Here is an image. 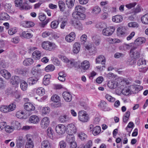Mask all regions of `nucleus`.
I'll use <instances>...</instances> for the list:
<instances>
[{"label": "nucleus", "mask_w": 148, "mask_h": 148, "mask_svg": "<svg viewBox=\"0 0 148 148\" xmlns=\"http://www.w3.org/2000/svg\"><path fill=\"white\" fill-rule=\"evenodd\" d=\"M85 8L82 6L77 5L75 7V11L72 13L73 17L77 19L84 20L85 18V15L82 12L85 11Z\"/></svg>", "instance_id": "f257e3e1"}, {"label": "nucleus", "mask_w": 148, "mask_h": 148, "mask_svg": "<svg viewBox=\"0 0 148 148\" xmlns=\"http://www.w3.org/2000/svg\"><path fill=\"white\" fill-rule=\"evenodd\" d=\"M41 46L45 50L50 51L53 50L57 47L54 43L49 41H45L42 42Z\"/></svg>", "instance_id": "f03ea898"}, {"label": "nucleus", "mask_w": 148, "mask_h": 148, "mask_svg": "<svg viewBox=\"0 0 148 148\" xmlns=\"http://www.w3.org/2000/svg\"><path fill=\"white\" fill-rule=\"evenodd\" d=\"M27 140L25 148H33L34 145L33 142L32 140V137L30 134H27L26 136Z\"/></svg>", "instance_id": "7ed1b4c3"}, {"label": "nucleus", "mask_w": 148, "mask_h": 148, "mask_svg": "<svg viewBox=\"0 0 148 148\" xmlns=\"http://www.w3.org/2000/svg\"><path fill=\"white\" fill-rule=\"evenodd\" d=\"M78 114V119L80 121L84 122H87L88 120V117L84 111H80L79 112Z\"/></svg>", "instance_id": "20e7f679"}, {"label": "nucleus", "mask_w": 148, "mask_h": 148, "mask_svg": "<svg viewBox=\"0 0 148 148\" xmlns=\"http://www.w3.org/2000/svg\"><path fill=\"white\" fill-rule=\"evenodd\" d=\"M113 27H109L104 28L102 30L103 34L104 35L109 36L111 35L114 31Z\"/></svg>", "instance_id": "39448f33"}, {"label": "nucleus", "mask_w": 148, "mask_h": 148, "mask_svg": "<svg viewBox=\"0 0 148 148\" xmlns=\"http://www.w3.org/2000/svg\"><path fill=\"white\" fill-rule=\"evenodd\" d=\"M55 130L58 134H62L66 132V127L64 125L59 124L56 126Z\"/></svg>", "instance_id": "423d86ee"}, {"label": "nucleus", "mask_w": 148, "mask_h": 148, "mask_svg": "<svg viewBox=\"0 0 148 148\" xmlns=\"http://www.w3.org/2000/svg\"><path fill=\"white\" fill-rule=\"evenodd\" d=\"M49 123V118L47 117H45L42 119L40 122V127L43 129H45L48 127Z\"/></svg>", "instance_id": "0eeeda50"}, {"label": "nucleus", "mask_w": 148, "mask_h": 148, "mask_svg": "<svg viewBox=\"0 0 148 148\" xmlns=\"http://www.w3.org/2000/svg\"><path fill=\"white\" fill-rule=\"evenodd\" d=\"M51 100L54 102V105L55 107H59L61 106V103L59 102L60 97L57 95H53L51 98Z\"/></svg>", "instance_id": "6e6552de"}, {"label": "nucleus", "mask_w": 148, "mask_h": 148, "mask_svg": "<svg viewBox=\"0 0 148 148\" xmlns=\"http://www.w3.org/2000/svg\"><path fill=\"white\" fill-rule=\"evenodd\" d=\"M69 133L70 134H74L77 131V129L75 125L72 123L69 124L67 126Z\"/></svg>", "instance_id": "1a4fd4ad"}, {"label": "nucleus", "mask_w": 148, "mask_h": 148, "mask_svg": "<svg viewBox=\"0 0 148 148\" xmlns=\"http://www.w3.org/2000/svg\"><path fill=\"white\" fill-rule=\"evenodd\" d=\"M59 58L63 62H69L71 66H75L76 64L77 63V62L75 61L74 60H69L67 57L63 56H60Z\"/></svg>", "instance_id": "9d476101"}, {"label": "nucleus", "mask_w": 148, "mask_h": 148, "mask_svg": "<svg viewBox=\"0 0 148 148\" xmlns=\"http://www.w3.org/2000/svg\"><path fill=\"white\" fill-rule=\"evenodd\" d=\"M70 117L67 114H64L60 115L59 118V121L62 123H66L71 120Z\"/></svg>", "instance_id": "9b49d317"}, {"label": "nucleus", "mask_w": 148, "mask_h": 148, "mask_svg": "<svg viewBox=\"0 0 148 148\" xmlns=\"http://www.w3.org/2000/svg\"><path fill=\"white\" fill-rule=\"evenodd\" d=\"M75 37V33L74 32H71L65 36V39L67 42H70L74 40Z\"/></svg>", "instance_id": "f8f14e48"}, {"label": "nucleus", "mask_w": 148, "mask_h": 148, "mask_svg": "<svg viewBox=\"0 0 148 148\" xmlns=\"http://www.w3.org/2000/svg\"><path fill=\"white\" fill-rule=\"evenodd\" d=\"M81 45L78 42H75L73 45L72 51L74 53H79Z\"/></svg>", "instance_id": "ddd939ff"}, {"label": "nucleus", "mask_w": 148, "mask_h": 148, "mask_svg": "<svg viewBox=\"0 0 148 148\" xmlns=\"http://www.w3.org/2000/svg\"><path fill=\"white\" fill-rule=\"evenodd\" d=\"M29 121L31 123L36 124L39 122L40 119L38 116L36 115H33L30 117Z\"/></svg>", "instance_id": "4468645a"}, {"label": "nucleus", "mask_w": 148, "mask_h": 148, "mask_svg": "<svg viewBox=\"0 0 148 148\" xmlns=\"http://www.w3.org/2000/svg\"><path fill=\"white\" fill-rule=\"evenodd\" d=\"M24 140L23 136L18 137L16 140V146L18 148H21L23 145Z\"/></svg>", "instance_id": "2eb2a0df"}, {"label": "nucleus", "mask_w": 148, "mask_h": 148, "mask_svg": "<svg viewBox=\"0 0 148 148\" xmlns=\"http://www.w3.org/2000/svg\"><path fill=\"white\" fill-rule=\"evenodd\" d=\"M146 41V39L144 37H139L137 38L134 42V44L136 46L140 45L144 43Z\"/></svg>", "instance_id": "dca6fc26"}, {"label": "nucleus", "mask_w": 148, "mask_h": 148, "mask_svg": "<svg viewBox=\"0 0 148 148\" xmlns=\"http://www.w3.org/2000/svg\"><path fill=\"white\" fill-rule=\"evenodd\" d=\"M25 109L27 111H33L35 110V107L33 105L30 103H27L24 105Z\"/></svg>", "instance_id": "f3484780"}, {"label": "nucleus", "mask_w": 148, "mask_h": 148, "mask_svg": "<svg viewBox=\"0 0 148 148\" xmlns=\"http://www.w3.org/2000/svg\"><path fill=\"white\" fill-rule=\"evenodd\" d=\"M64 99L66 101L70 102L72 99V96L71 94L66 91L64 92L62 94Z\"/></svg>", "instance_id": "a211bd4d"}, {"label": "nucleus", "mask_w": 148, "mask_h": 148, "mask_svg": "<svg viewBox=\"0 0 148 148\" xmlns=\"http://www.w3.org/2000/svg\"><path fill=\"white\" fill-rule=\"evenodd\" d=\"M133 86H130L128 87H125L122 91V94L125 95H128L131 93L132 90V88H133Z\"/></svg>", "instance_id": "6ab92c4d"}, {"label": "nucleus", "mask_w": 148, "mask_h": 148, "mask_svg": "<svg viewBox=\"0 0 148 148\" xmlns=\"http://www.w3.org/2000/svg\"><path fill=\"white\" fill-rule=\"evenodd\" d=\"M41 148H51V143L47 140L42 141L41 143Z\"/></svg>", "instance_id": "aec40b11"}, {"label": "nucleus", "mask_w": 148, "mask_h": 148, "mask_svg": "<svg viewBox=\"0 0 148 148\" xmlns=\"http://www.w3.org/2000/svg\"><path fill=\"white\" fill-rule=\"evenodd\" d=\"M90 66V64L88 61L84 60L81 63V67L84 70H88Z\"/></svg>", "instance_id": "412c9836"}, {"label": "nucleus", "mask_w": 148, "mask_h": 148, "mask_svg": "<svg viewBox=\"0 0 148 148\" xmlns=\"http://www.w3.org/2000/svg\"><path fill=\"white\" fill-rule=\"evenodd\" d=\"M0 73L1 75L6 79H9L11 77L10 73L5 70H1Z\"/></svg>", "instance_id": "4be33fe9"}, {"label": "nucleus", "mask_w": 148, "mask_h": 148, "mask_svg": "<svg viewBox=\"0 0 148 148\" xmlns=\"http://www.w3.org/2000/svg\"><path fill=\"white\" fill-rule=\"evenodd\" d=\"M58 79L61 82H63L65 81L66 74L64 72V71H62L59 72L58 73Z\"/></svg>", "instance_id": "5701e85b"}, {"label": "nucleus", "mask_w": 148, "mask_h": 148, "mask_svg": "<svg viewBox=\"0 0 148 148\" xmlns=\"http://www.w3.org/2000/svg\"><path fill=\"white\" fill-rule=\"evenodd\" d=\"M101 11V10L100 7L96 6L92 8L91 13L93 15H97L99 14Z\"/></svg>", "instance_id": "b1692460"}, {"label": "nucleus", "mask_w": 148, "mask_h": 148, "mask_svg": "<svg viewBox=\"0 0 148 148\" xmlns=\"http://www.w3.org/2000/svg\"><path fill=\"white\" fill-rule=\"evenodd\" d=\"M108 86L111 89L116 88L118 86V83L114 81H110L108 82Z\"/></svg>", "instance_id": "393cba45"}, {"label": "nucleus", "mask_w": 148, "mask_h": 148, "mask_svg": "<svg viewBox=\"0 0 148 148\" xmlns=\"http://www.w3.org/2000/svg\"><path fill=\"white\" fill-rule=\"evenodd\" d=\"M97 63H101L102 64H105L106 59L105 57L102 55L99 56L96 59Z\"/></svg>", "instance_id": "a878e982"}, {"label": "nucleus", "mask_w": 148, "mask_h": 148, "mask_svg": "<svg viewBox=\"0 0 148 148\" xmlns=\"http://www.w3.org/2000/svg\"><path fill=\"white\" fill-rule=\"evenodd\" d=\"M41 55L40 52L37 50L34 51L32 54L33 58L36 60H38L40 59Z\"/></svg>", "instance_id": "bb28decb"}, {"label": "nucleus", "mask_w": 148, "mask_h": 148, "mask_svg": "<svg viewBox=\"0 0 148 148\" xmlns=\"http://www.w3.org/2000/svg\"><path fill=\"white\" fill-rule=\"evenodd\" d=\"M51 77V76L49 74L45 75L44 78L43 82V84L45 86L48 85L50 82V79Z\"/></svg>", "instance_id": "cd10ccee"}, {"label": "nucleus", "mask_w": 148, "mask_h": 148, "mask_svg": "<svg viewBox=\"0 0 148 148\" xmlns=\"http://www.w3.org/2000/svg\"><path fill=\"white\" fill-rule=\"evenodd\" d=\"M130 55L134 59L138 58L140 57V53L137 51H134L131 49L130 51Z\"/></svg>", "instance_id": "c85d7f7f"}, {"label": "nucleus", "mask_w": 148, "mask_h": 148, "mask_svg": "<svg viewBox=\"0 0 148 148\" xmlns=\"http://www.w3.org/2000/svg\"><path fill=\"white\" fill-rule=\"evenodd\" d=\"M42 72V70L37 67H33L32 70V74L34 75H38Z\"/></svg>", "instance_id": "c756f323"}, {"label": "nucleus", "mask_w": 148, "mask_h": 148, "mask_svg": "<svg viewBox=\"0 0 148 148\" xmlns=\"http://www.w3.org/2000/svg\"><path fill=\"white\" fill-rule=\"evenodd\" d=\"M123 17L121 16L117 15L113 16L112 20L113 22L118 23L121 22L123 20Z\"/></svg>", "instance_id": "7c9ffc66"}, {"label": "nucleus", "mask_w": 148, "mask_h": 148, "mask_svg": "<svg viewBox=\"0 0 148 148\" xmlns=\"http://www.w3.org/2000/svg\"><path fill=\"white\" fill-rule=\"evenodd\" d=\"M34 62L33 60L31 58L25 59L23 61V64L25 66H29L32 64Z\"/></svg>", "instance_id": "2f4dec72"}, {"label": "nucleus", "mask_w": 148, "mask_h": 148, "mask_svg": "<svg viewBox=\"0 0 148 148\" xmlns=\"http://www.w3.org/2000/svg\"><path fill=\"white\" fill-rule=\"evenodd\" d=\"M14 2L16 6L19 7L21 10H23L24 9V4L22 3V0H15Z\"/></svg>", "instance_id": "473e14b6"}, {"label": "nucleus", "mask_w": 148, "mask_h": 148, "mask_svg": "<svg viewBox=\"0 0 148 148\" xmlns=\"http://www.w3.org/2000/svg\"><path fill=\"white\" fill-rule=\"evenodd\" d=\"M10 81L13 85L17 84L18 83L19 81V77L16 76H13L12 77Z\"/></svg>", "instance_id": "72a5a7b5"}, {"label": "nucleus", "mask_w": 148, "mask_h": 148, "mask_svg": "<svg viewBox=\"0 0 148 148\" xmlns=\"http://www.w3.org/2000/svg\"><path fill=\"white\" fill-rule=\"evenodd\" d=\"M66 140L69 143L75 141V137L73 134H68L66 136Z\"/></svg>", "instance_id": "f704fd0d"}, {"label": "nucleus", "mask_w": 148, "mask_h": 148, "mask_svg": "<svg viewBox=\"0 0 148 148\" xmlns=\"http://www.w3.org/2000/svg\"><path fill=\"white\" fill-rule=\"evenodd\" d=\"M58 3L60 10L62 12L64 11L66 8L65 3L62 1L60 0L58 1Z\"/></svg>", "instance_id": "c9c22d12"}, {"label": "nucleus", "mask_w": 148, "mask_h": 148, "mask_svg": "<svg viewBox=\"0 0 148 148\" xmlns=\"http://www.w3.org/2000/svg\"><path fill=\"white\" fill-rule=\"evenodd\" d=\"M10 16L6 13L3 12L0 14V19L1 20H8L9 19Z\"/></svg>", "instance_id": "e433bc0d"}, {"label": "nucleus", "mask_w": 148, "mask_h": 148, "mask_svg": "<svg viewBox=\"0 0 148 148\" xmlns=\"http://www.w3.org/2000/svg\"><path fill=\"white\" fill-rule=\"evenodd\" d=\"M21 36L24 38H31L33 35L29 33L28 31H24L22 32Z\"/></svg>", "instance_id": "4c0bfd02"}, {"label": "nucleus", "mask_w": 148, "mask_h": 148, "mask_svg": "<svg viewBox=\"0 0 148 148\" xmlns=\"http://www.w3.org/2000/svg\"><path fill=\"white\" fill-rule=\"evenodd\" d=\"M38 80L37 78L35 77H31L28 78V82L29 84L31 85H33L36 84Z\"/></svg>", "instance_id": "58836bf2"}, {"label": "nucleus", "mask_w": 148, "mask_h": 148, "mask_svg": "<svg viewBox=\"0 0 148 148\" xmlns=\"http://www.w3.org/2000/svg\"><path fill=\"white\" fill-rule=\"evenodd\" d=\"M28 85L27 83L24 80H22L20 82V87L21 89L23 91H25L27 89Z\"/></svg>", "instance_id": "ea45409f"}, {"label": "nucleus", "mask_w": 148, "mask_h": 148, "mask_svg": "<svg viewBox=\"0 0 148 148\" xmlns=\"http://www.w3.org/2000/svg\"><path fill=\"white\" fill-rule=\"evenodd\" d=\"M23 26L25 27H29L33 26L34 25V23L32 21H25L23 22Z\"/></svg>", "instance_id": "a19ab883"}, {"label": "nucleus", "mask_w": 148, "mask_h": 148, "mask_svg": "<svg viewBox=\"0 0 148 148\" xmlns=\"http://www.w3.org/2000/svg\"><path fill=\"white\" fill-rule=\"evenodd\" d=\"M48 136L50 138L53 139V132L51 127H48L47 130Z\"/></svg>", "instance_id": "79ce46f5"}, {"label": "nucleus", "mask_w": 148, "mask_h": 148, "mask_svg": "<svg viewBox=\"0 0 148 148\" xmlns=\"http://www.w3.org/2000/svg\"><path fill=\"white\" fill-rule=\"evenodd\" d=\"M78 136L79 138L82 141L86 140L87 136L83 132H80L78 134Z\"/></svg>", "instance_id": "37998d69"}, {"label": "nucleus", "mask_w": 148, "mask_h": 148, "mask_svg": "<svg viewBox=\"0 0 148 148\" xmlns=\"http://www.w3.org/2000/svg\"><path fill=\"white\" fill-rule=\"evenodd\" d=\"M101 130V129L100 127L97 126L94 127L92 133L94 136H96L100 133Z\"/></svg>", "instance_id": "c03bdc74"}, {"label": "nucleus", "mask_w": 148, "mask_h": 148, "mask_svg": "<svg viewBox=\"0 0 148 148\" xmlns=\"http://www.w3.org/2000/svg\"><path fill=\"white\" fill-rule=\"evenodd\" d=\"M4 128L5 132L8 133L12 132L14 130V127L12 126L6 125L5 126Z\"/></svg>", "instance_id": "a18cd8bd"}, {"label": "nucleus", "mask_w": 148, "mask_h": 148, "mask_svg": "<svg viewBox=\"0 0 148 148\" xmlns=\"http://www.w3.org/2000/svg\"><path fill=\"white\" fill-rule=\"evenodd\" d=\"M55 69L54 66L52 64H49L47 65L45 68V71L47 72L52 71Z\"/></svg>", "instance_id": "49530a36"}, {"label": "nucleus", "mask_w": 148, "mask_h": 148, "mask_svg": "<svg viewBox=\"0 0 148 148\" xmlns=\"http://www.w3.org/2000/svg\"><path fill=\"white\" fill-rule=\"evenodd\" d=\"M130 115V112L127 111L124 115L123 117V122L126 123L128 120Z\"/></svg>", "instance_id": "de8ad7c7"}, {"label": "nucleus", "mask_w": 148, "mask_h": 148, "mask_svg": "<svg viewBox=\"0 0 148 148\" xmlns=\"http://www.w3.org/2000/svg\"><path fill=\"white\" fill-rule=\"evenodd\" d=\"M142 22L145 24H148V14L143 16L141 18Z\"/></svg>", "instance_id": "09e8293b"}, {"label": "nucleus", "mask_w": 148, "mask_h": 148, "mask_svg": "<svg viewBox=\"0 0 148 148\" xmlns=\"http://www.w3.org/2000/svg\"><path fill=\"white\" fill-rule=\"evenodd\" d=\"M12 126L14 127V130L15 129H19L21 127L20 123L18 121H13L12 122Z\"/></svg>", "instance_id": "8fccbe9b"}, {"label": "nucleus", "mask_w": 148, "mask_h": 148, "mask_svg": "<svg viewBox=\"0 0 148 148\" xmlns=\"http://www.w3.org/2000/svg\"><path fill=\"white\" fill-rule=\"evenodd\" d=\"M75 0H66V3L68 8H71L74 5Z\"/></svg>", "instance_id": "3c124183"}, {"label": "nucleus", "mask_w": 148, "mask_h": 148, "mask_svg": "<svg viewBox=\"0 0 148 148\" xmlns=\"http://www.w3.org/2000/svg\"><path fill=\"white\" fill-rule=\"evenodd\" d=\"M18 72L21 74L25 75L27 73L28 71L26 69H18Z\"/></svg>", "instance_id": "603ef678"}, {"label": "nucleus", "mask_w": 148, "mask_h": 148, "mask_svg": "<svg viewBox=\"0 0 148 148\" xmlns=\"http://www.w3.org/2000/svg\"><path fill=\"white\" fill-rule=\"evenodd\" d=\"M105 97L108 101L111 102H114L115 100V99L114 98L108 94H106Z\"/></svg>", "instance_id": "864d4df0"}, {"label": "nucleus", "mask_w": 148, "mask_h": 148, "mask_svg": "<svg viewBox=\"0 0 148 148\" xmlns=\"http://www.w3.org/2000/svg\"><path fill=\"white\" fill-rule=\"evenodd\" d=\"M0 110L3 112H9L8 106H2L0 107Z\"/></svg>", "instance_id": "5fc2aeb1"}, {"label": "nucleus", "mask_w": 148, "mask_h": 148, "mask_svg": "<svg viewBox=\"0 0 148 148\" xmlns=\"http://www.w3.org/2000/svg\"><path fill=\"white\" fill-rule=\"evenodd\" d=\"M138 64L139 66L141 65L145 66L146 64V61L143 58H141L138 60Z\"/></svg>", "instance_id": "6e6d98bb"}, {"label": "nucleus", "mask_w": 148, "mask_h": 148, "mask_svg": "<svg viewBox=\"0 0 148 148\" xmlns=\"http://www.w3.org/2000/svg\"><path fill=\"white\" fill-rule=\"evenodd\" d=\"M16 107V106L15 103H13L10 104L8 106L9 112L13 111L15 110Z\"/></svg>", "instance_id": "4d7b16f0"}, {"label": "nucleus", "mask_w": 148, "mask_h": 148, "mask_svg": "<svg viewBox=\"0 0 148 148\" xmlns=\"http://www.w3.org/2000/svg\"><path fill=\"white\" fill-rule=\"evenodd\" d=\"M45 90L42 88L38 89L36 90V93L38 95L42 96L45 94Z\"/></svg>", "instance_id": "13d9d810"}, {"label": "nucleus", "mask_w": 148, "mask_h": 148, "mask_svg": "<svg viewBox=\"0 0 148 148\" xmlns=\"http://www.w3.org/2000/svg\"><path fill=\"white\" fill-rule=\"evenodd\" d=\"M59 24V22L57 21H54L52 22L51 24V27L53 29H56L57 27Z\"/></svg>", "instance_id": "bf43d9fd"}, {"label": "nucleus", "mask_w": 148, "mask_h": 148, "mask_svg": "<svg viewBox=\"0 0 148 148\" xmlns=\"http://www.w3.org/2000/svg\"><path fill=\"white\" fill-rule=\"evenodd\" d=\"M128 26L129 27L133 28L138 27V24L136 22H132L129 23L128 24Z\"/></svg>", "instance_id": "052dcab7"}, {"label": "nucleus", "mask_w": 148, "mask_h": 148, "mask_svg": "<svg viewBox=\"0 0 148 148\" xmlns=\"http://www.w3.org/2000/svg\"><path fill=\"white\" fill-rule=\"evenodd\" d=\"M51 60L53 63L55 65L57 66H59L60 64V62L58 58L55 57H53L52 58Z\"/></svg>", "instance_id": "680f3d73"}, {"label": "nucleus", "mask_w": 148, "mask_h": 148, "mask_svg": "<svg viewBox=\"0 0 148 148\" xmlns=\"http://www.w3.org/2000/svg\"><path fill=\"white\" fill-rule=\"evenodd\" d=\"M17 32V29L16 27L10 28L8 30V33L10 35H13Z\"/></svg>", "instance_id": "e2e57ef3"}, {"label": "nucleus", "mask_w": 148, "mask_h": 148, "mask_svg": "<svg viewBox=\"0 0 148 148\" xmlns=\"http://www.w3.org/2000/svg\"><path fill=\"white\" fill-rule=\"evenodd\" d=\"M24 113L22 111H18L16 113V116L19 119L23 118L24 116Z\"/></svg>", "instance_id": "0e129e2a"}, {"label": "nucleus", "mask_w": 148, "mask_h": 148, "mask_svg": "<svg viewBox=\"0 0 148 148\" xmlns=\"http://www.w3.org/2000/svg\"><path fill=\"white\" fill-rule=\"evenodd\" d=\"M107 104L106 102L103 101H101V103L99 105V106H100L105 111H106L107 110H106L105 108Z\"/></svg>", "instance_id": "69168bd1"}, {"label": "nucleus", "mask_w": 148, "mask_h": 148, "mask_svg": "<svg viewBox=\"0 0 148 148\" xmlns=\"http://www.w3.org/2000/svg\"><path fill=\"white\" fill-rule=\"evenodd\" d=\"M92 39L94 43L96 45H99L100 40L98 37L93 36L92 37Z\"/></svg>", "instance_id": "338daca9"}, {"label": "nucleus", "mask_w": 148, "mask_h": 148, "mask_svg": "<svg viewBox=\"0 0 148 148\" xmlns=\"http://www.w3.org/2000/svg\"><path fill=\"white\" fill-rule=\"evenodd\" d=\"M11 6V5L10 3H6L4 5L5 10L6 11L10 12Z\"/></svg>", "instance_id": "774afa93"}]
</instances>
